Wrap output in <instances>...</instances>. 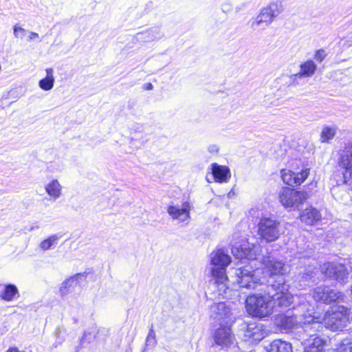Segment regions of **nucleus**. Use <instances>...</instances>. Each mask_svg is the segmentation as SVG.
Segmentation results:
<instances>
[{
  "label": "nucleus",
  "instance_id": "1",
  "mask_svg": "<svg viewBox=\"0 0 352 352\" xmlns=\"http://www.w3.org/2000/svg\"><path fill=\"white\" fill-rule=\"evenodd\" d=\"M230 257L222 250H217L210 254L211 274L219 290V295L223 298L229 297L230 279L226 274V270L230 263Z\"/></svg>",
  "mask_w": 352,
  "mask_h": 352
},
{
  "label": "nucleus",
  "instance_id": "2",
  "mask_svg": "<svg viewBox=\"0 0 352 352\" xmlns=\"http://www.w3.org/2000/svg\"><path fill=\"white\" fill-rule=\"evenodd\" d=\"M295 313L287 312V314L278 316L275 319L276 324L281 329L288 331L291 330L298 324H307L310 323H318L319 321H315L317 318L313 317L310 313H308L307 305L302 303L294 309Z\"/></svg>",
  "mask_w": 352,
  "mask_h": 352
},
{
  "label": "nucleus",
  "instance_id": "3",
  "mask_svg": "<svg viewBox=\"0 0 352 352\" xmlns=\"http://www.w3.org/2000/svg\"><path fill=\"white\" fill-rule=\"evenodd\" d=\"M261 273V270H252L250 266L239 267L234 270L233 284L236 283L239 287L247 289L263 290L265 279V277H260Z\"/></svg>",
  "mask_w": 352,
  "mask_h": 352
},
{
  "label": "nucleus",
  "instance_id": "4",
  "mask_svg": "<svg viewBox=\"0 0 352 352\" xmlns=\"http://www.w3.org/2000/svg\"><path fill=\"white\" fill-rule=\"evenodd\" d=\"M265 287L267 289V295L271 302L277 306L287 307L293 302V296L289 292V286L286 283L283 276L270 280Z\"/></svg>",
  "mask_w": 352,
  "mask_h": 352
},
{
  "label": "nucleus",
  "instance_id": "5",
  "mask_svg": "<svg viewBox=\"0 0 352 352\" xmlns=\"http://www.w3.org/2000/svg\"><path fill=\"white\" fill-rule=\"evenodd\" d=\"M263 292L250 295L246 299L247 311L253 317L264 318L272 313L273 305L267 295V289Z\"/></svg>",
  "mask_w": 352,
  "mask_h": 352
},
{
  "label": "nucleus",
  "instance_id": "6",
  "mask_svg": "<svg viewBox=\"0 0 352 352\" xmlns=\"http://www.w3.org/2000/svg\"><path fill=\"white\" fill-rule=\"evenodd\" d=\"M283 11V8L281 3L278 1L270 3L267 6L262 8L258 14L251 19L252 29L254 30H265Z\"/></svg>",
  "mask_w": 352,
  "mask_h": 352
},
{
  "label": "nucleus",
  "instance_id": "7",
  "mask_svg": "<svg viewBox=\"0 0 352 352\" xmlns=\"http://www.w3.org/2000/svg\"><path fill=\"white\" fill-rule=\"evenodd\" d=\"M283 233L280 223L274 219L262 218L258 224V235L266 243L276 241Z\"/></svg>",
  "mask_w": 352,
  "mask_h": 352
},
{
  "label": "nucleus",
  "instance_id": "8",
  "mask_svg": "<svg viewBox=\"0 0 352 352\" xmlns=\"http://www.w3.org/2000/svg\"><path fill=\"white\" fill-rule=\"evenodd\" d=\"M349 319L350 314L348 309L343 306H338L326 313L322 323L327 328L336 331L346 327Z\"/></svg>",
  "mask_w": 352,
  "mask_h": 352
},
{
  "label": "nucleus",
  "instance_id": "9",
  "mask_svg": "<svg viewBox=\"0 0 352 352\" xmlns=\"http://www.w3.org/2000/svg\"><path fill=\"white\" fill-rule=\"evenodd\" d=\"M307 198V192L295 190L289 188H283L279 192V200L286 208H297Z\"/></svg>",
  "mask_w": 352,
  "mask_h": 352
},
{
  "label": "nucleus",
  "instance_id": "10",
  "mask_svg": "<svg viewBox=\"0 0 352 352\" xmlns=\"http://www.w3.org/2000/svg\"><path fill=\"white\" fill-rule=\"evenodd\" d=\"M321 272L326 276L335 279L345 284L348 281L349 272L342 264L337 263H326L321 266Z\"/></svg>",
  "mask_w": 352,
  "mask_h": 352
},
{
  "label": "nucleus",
  "instance_id": "11",
  "mask_svg": "<svg viewBox=\"0 0 352 352\" xmlns=\"http://www.w3.org/2000/svg\"><path fill=\"white\" fill-rule=\"evenodd\" d=\"M192 208V206L190 202L184 201L181 206L169 205L167 208V213L173 221H176L178 223L187 225L190 219Z\"/></svg>",
  "mask_w": 352,
  "mask_h": 352
},
{
  "label": "nucleus",
  "instance_id": "12",
  "mask_svg": "<svg viewBox=\"0 0 352 352\" xmlns=\"http://www.w3.org/2000/svg\"><path fill=\"white\" fill-rule=\"evenodd\" d=\"M264 265L265 267L261 271L265 274V278L269 276V279L266 280V285H268L270 280H276L278 277L283 276L288 272L287 266L279 261L267 258L265 261Z\"/></svg>",
  "mask_w": 352,
  "mask_h": 352
},
{
  "label": "nucleus",
  "instance_id": "13",
  "mask_svg": "<svg viewBox=\"0 0 352 352\" xmlns=\"http://www.w3.org/2000/svg\"><path fill=\"white\" fill-rule=\"evenodd\" d=\"M232 254L239 259L248 258L250 260L257 259V256L261 253V246L258 244L245 243L242 245H235L232 248Z\"/></svg>",
  "mask_w": 352,
  "mask_h": 352
},
{
  "label": "nucleus",
  "instance_id": "14",
  "mask_svg": "<svg viewBox=\"0 0 352 352\" xmlns=\"http://www.w3.org/2000/svg\"><path fill=\"white\" fill-rule=\"evenodd\" d=\"M338 156L339 166L345 169L346 172L352 171V142L346 144L339 151Z\"/></svg>",
  "mask_w": 352,
  "mask_h": 352
},
{
  "label": "nucleus",
  "instance_id": "15",
  "mask_svg": "<svg viewBox=\"0 0 352 352\" xmlns=\"http://www.w3.org/2000/svg\"><path fill=\"white\" fill-rule=\"evenodd\" d=\"M210 166L212 174L216 182H227L231 177V173L228 167L217 163H212Z\"/></svg>",
  "mask_w": 352,
  "mask_h": 352
},
{
  "label": "nucleus",
  "instance_id": "16",
  "mask_svg": "<svg viewBox=\"0 0 352 352\" xmlns=\"http://www.w3.org/2000/svg\"><path fill=\"white\" fill-rule=\"evenodd\" d=\"M210 316L214 319L222 320L227 318L231 314L230 309L225 302L214 303L210 307Z\"/></svg>",
  "mask_w": 352,
  "mask_h": 352
},
{
  "label": "nucleus",
  "instance_id": "17",
  "mask_svg": "<svg viewBox=\"0 0 352 352\" xmlns=\"http://www.w3.org/2000/svg\"><path fill=\"white\" fill-rule=\"evenodd\" d=\"M214 340L218 345L223 346L231 345L233 343V337L230 329L226 327L218 329L214 335Z\"/></svg>",
  "mask_w": 352,
  "mask_h": 352
},
{
  "label": "nucleus",
  "instance_id": "18",
  "mask_svg": "<svg viewBox=\"0 0 352 352\" xmlns=\"http://www.w3.org/2000/svg\"><path fill=\"white\" fill-rule=\"evenodd\" d=\"M46 193L54 200L62 196L63 186L57 179H53L45 186Z\"/></svg>",
  "mask_w": 352,
  "mask_h": 352
},
{
  "label": "nucleus",
  "instance_id": "19",
  "mask_svg": "<svg viewBox=\"0 0 352 352\" xmlns=\"http://www.w3.org/2000/svg\"><path fill=\"white\" fill-rule=\"evenodd\" d=\"M300 218L306 224L313 225L321 219V214L318 210L310 207L302 212Z\"/></svg>",
  "mask_w": 352,
  "mask_h": 352
},
{
  "label": "nucleus",
  "instance_id": "20",
  "mask_svg": "<svg viewBox=\"0 0 352 352\" xmlns=\"http://www.w3.org/2000/svg\"><path fill=\"white\" fill-rule=\"evenodd\" d=\"M247 338L252 339V341H260L265 336V333L262 329V326L256 324H249L245 333Z\"/></svg>",
  "mask_w": 352,
  "mask_h": 352
},
{
  "label": "nucleus",
  "instance_id": "21",
  "mask_svg": "<svg viewBox=\"0 0 352 352\" xmlns=\"http://www.w3.org/2000/svg\"><path fill=\"white\" fill-rule=\"evenodd\" d=\"M163 33L158 27H153L144 32H140L137 34V38L139 40H142L146 42H150L155 40L160 39L162 37Z\"/></svg>",
  "mask_w": 352,
  "mask_h": 352
},
{
  "label": "nucleus",
  "instance_id": "22",
  "mask_svg": "<svg viewBox=\"0 0 352 352\" xmlns=\"http://www.w3.org/2000/svg\"><path fill=\"white\" fill-rule=\"evenodd\" d=\"M317 66L312 60H307L300 65V70L298 73L293 75V78L311 77L316 70Z\"/></svg>",
  "mask_w": 352,
  "mask_h": 352
},
{
  "label": "nucleus",
  "instance_id": "23",
  "mask_svg": "<svg viewBox=\"0 0 352 352\" xmlns=\"http://www.w3.org/2000/svg\"><path fill=\"white\" fill-rule=\"evenodd\" d=\"M19 295L17 287L12 284H0V297L6 301L12 300L16 296Z\"/></svg>",
  "mask_w": 352,
  "mask_h": 352
},
{
  "label": "nucleus",
  "instance_id": "24",
  "mask_svg": "<svg viewBox=\"0 0 352 352\" xmlns=\"http://www.w3.org/2000/svg\"><path fill=\"white\" fill-rule=\"evenodd\" d=\"M82 276L80 274H77L63 281L59 289L60 295L64 296L69 294L76 286L78 283V278Z\"/></svg>",
  "mask_w": 352,
  "mask_h": 352
},
{
  "label": "nucleus",
  "instance_id": "25",
  "mask_svg": "<svg viewBox=\"0 0 352 352\" xmlns=\"http://www.w3.org/2000/svg\"><path fill=\"white\" fill-rule=\"evenodd\" d=\"M267 352H292L291 344L281 340H274L267 348Z\"/></svg>",
  "mask_w": 352,
  "mask_h": 352
},
{
  "label": "nucleus",
  "instance_id": "26",
  "mask_svg": "<svg viewBox=\"0 0 352 352\" xmlns=\"http://www.w3.org/2000/svg\"><path fill=\"white\" fill-rule=\"evenodd\" d=\"M324 341L320 337L310 338L304 352H323Z\"/></svg>",
  "mask_w": 352,
  "mask_h": 352
},
{
  "label": "nucleus",
  "instance_id": "27",
  "mask_svg": "<svg viewBox=\"0 0 352 352\" xmlns=\"http://www.w3.org/2000/svg\"><path fill=\"white\" fill-rule=\"evenodd\" d=\"M45 72L46 76L39 81L38 85L43 90L50 91L53 88L54 84V70L52 68H47Z\"/></svg>",
  "mask_w": 352,
  "mask_h": 352
},
{
  "label": "nucleus",
  "instance_id": "28",
  "mask_svg": "<svg viewBox=\"0 0 352 352\" xmlns=\"http://www.w3.org/2000/svg\"><path fill=\"white\" fill-rule=\"evenodd\" d=\"M338 127L336 126L325 125L320 135V140L322 143H329L336 135Z\"/></svg>",
  "mask_w": 352,
  "mask_h": 352
},
{
  "label": "nucleus",
  "instance_id": "29",
  "mask_svg": "<svg viewBox=\"0 0 352 352\" xmlns=\"http://www.w3.org/2000/svg\"><path fill=\"white\" fill-rule=\"evenodd\" d=\"M329 292H330V287L321 285L314 289L312 296L316 301L326 303L327 299H328Z\"/></svg>",
  "mask_w": 352,
  "mask_h": 352
},
{
  "label": "nucleus",
  "instance_id": "30",
  "mask_svg": "<svg viewBox=\"0 0 352 352\" xmlns=\"http://www.w3.org/2000/svg\"><path fill=\"white\" fill-rule=\"evenodd\" d=\"M60 239V236L59 234H52L43 240L39 244V248L43 251L48 250L54 247L58 243Z\"/></svg>",
  "mask_w": 352,
  "mask_h": 352
},
{
  "label": "nucleus",
  "instance_id": "31",
  "mask_svg": "<svg viewBox=\"0 0 352 352\" xmlns=\"http://www.w3.org/2000/svg\"><path fill=\"white\" fill-rule=\"evenodd\" d=\"M281 177L284 183L289 186L299 185L300 180H295V173L290 170H283Z\"/></svg>",
  "mask_w": 352,
  "mask_h": 352
},
{
  "label": "nucleus",
  "instance_id": "32",
  "mask_svg": "<svg viewBox=\"0 0 352 352\" xmlns=\"http://www.w3.org/2000/svg\"><path fill=\"white\" fill-rule=\"evenodd\" d=\"M344 295L337 291L336 289H331L330 287V292H329L328 299H327L326 303H330L331 302L339 301L342 300Z\"/></svg>",
  "mask_w": 352,
  "mask_h": 352
},
{
  "label": "nucleus",
  "instance_id": "33",
  "mask_svg": "<svg viewBox=\"0 0 352 352\" xmlns=\"http://www.w3.org/2000/svg\"><path fill=\"white\" fill-rule=\"evenodd\" d=\"M28 31L19 26V24H16L13 27V34L15 38H23L26 34Z\"/></svg>",
  "mask_w": 352,
  "mask_h": 352
},
{
  "label": "nucleus",
  "instance_id": "34",
  "mask_svg": "<svg viewBox=\"0 0 352 352\" xmlns=\"http://www.w3.org/2000/svg\"><path fill=\"white\" fill-rule=\"evenodd\" d=\"M309 175V168H304L300 172L295 173V180H300L299 185H300Z\"/></svg>",
  "mask_w": 352,
  "mask_h": 352
},
{
  "label": "nucleus",
  "instance_id": "35",
  "mask_svg": "<svg viewBox=\"0 0 352 352\" xmlns=\"http://www.w3.org/2000/svg\"><path fill=\"white\" fill-rule=\"evenodd\" d=\"M93 340L94 336L91 335V333L85 332L80 341V346H87L93 341Z\"/></svg>",
  "mask_w": 352,
  "mask_h": 352
},
{
  "label": "nucleus",
  "instance_id": "36",
  "mask_svg": "<svg viewBox=\"0 0 352 352\" xmlns=\"http://www.w3.org/2000/svg\"><path fill=\"white\" fill-rule=\"evenodd\" d=\"M326 53L324 50H319L316 51L314 58L318 61V63H321L324 58L326 57Z\"/></svg>",
  "mask_w": 352,
  "mask_h": 352
},
{
  "label": "nucleus",
  "instance_id": "37",
  "mask_svg": "<svg viewBox=\"0 0 352 352\" xmlns=\"http://www.w3.org/2000/svg\"><path fill=\"white\" fill-rule=\"evenodd\" d=\"M151 340H153V342H155V334L153 328H151L149 331L148 335L146 338V342H150Z\"/></svg>",
  "mask_w": 352,
  "mask_h": 352
},
{
  "label": "nucleus",
  "instance_id": "38",
  "mask_svg": "<svg viewBox=\"0 0 352 352\" xmlns=\"http://www.w3.org/2000/svg\"><path fill=\"white\" fill-rule=\"evenodd\" d=\"M219 147L215 144H211L208 147V151L212 154H217L219 152Z\"/></svg>",
  "mask_w": 352,
  "mask_h": 352
},
{
  "label": "nucleus",
  "instance_id": "39",
  "mask_svg": "<svg viewBox=\"0 0 352 352\" xmlns=\"http://www.w3.org/2000/svg\"><path fill=\"white\" fill-rule=\"evenodd\" d=\"M231 8H232V6L230 3H225L222 5L221 9H222L223 12H228L230 11Z\"/></svg>",
  "mask_w": 352,
  "mask_h": 352
},
{
  "label": "nucleus",
  "instance_id": "40",
  "mask_svg": "<svg viewBox=\"0 0 352 352\" xmlns=\"http://www.w3.org/2000/svg\"><path fill=\"white\" fill-rule=\"evenodd\" d=\"M38 37V34L34 32H30L28 40L29 41H34Z\"/></svg>",
  "mask_w": 352,
  "mask_h": 352
},
{
  "label": "nucleus",
  "instance_id": "41",
  "mask_svg": "<svg viewBox=\"0 0 352 352\" xmlns=\"http://www.w3.org/2000/svg\"><path fill=\"white\" fill-rule=\"evenodd\" d=\"M58 341L56 342V344H55V347H57L58 344H61L62 342L64 340V338H60V336L58 335Z\"/></svg>",
  "mask_w": 352,
  "mask_h": 352
},
{
  "label": "nucleus",
  "instance_id": "42",
  "mask_svg": "<svg viewBox=\"0 0 352 352\" xmlns=\"http://www.w3.org/2000/svg\"><path fill=\"white\" fill-rule=\"evenodd\" d=\"M153 89V85L151 83H146L145 85V89L146 90H152Z\"/></svg>",
  "mask_w": 352,
  "mask_h": 352
},
{
  "label": "nucleus",
  "instance_id": "43",
  "mask_svg": "<svg viewBox=\"0 0 352 352\" xmlns=\"http://www.w3.org/2000/svg\"><path fill=\"white\" fill-rule=\"evenodd\" d=\"M7 352H21V351H19L16 348H10L7 351Z\"/></svg>",
  "mask_w": 352,
  "mask_h": 352
},
{
  "label": "nucleus",
  "instance_id": "44",
  "mask_svg": "<svg viewBox=\"0 0 352 352\" xmlns=\"http://www.w3.org/2000/svg\"><path fill=\"white\" fill-rule=\"evenodd\" d=\"M338 188H333V190H332V192L333 193H334V192L337 190Z\"/></svg>",
  "mask_w": 352,
  "mask_h": 352
},
{
  "label": "nucleus",
  "instance_id": "45",
  "mask_svg": "<svg viewBox=\"0 0 352 352\" xmlns=\"http://www.w3.org/2000/svg\"><path fill=\"white\" fill-rule=\"evenodd\" d=\"M350 352H352V347L351 348V351H350Z\"/></svg>",
  "mask_w": 352,
  "mask_h": 352
}]
</instances>
